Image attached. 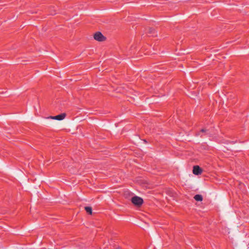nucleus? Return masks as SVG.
<instances>
[{"label": "nucleus", "instance_id": "f257e3e1", "mask_svg": "<svg viewBox=\"0 0 249 249\" xmlns=\"http://www.w3.org/2000/svg\"><path fill=\"white\" fill-rule=\"evenodd\" d=\"M131 201L135 205L140 206L142 204L143 199L139 196H135L132 197Z\"/></svg>", "mask_w": 249, "mask_h": 249}, {"label": "nucleus", "instance_id": "f03ea898", "mask_svg": "<svg viewBox=\"0 0 249 249\" xmlns=\"http://www.w3.org/2000/svg\"><path fill=\"white\" fill-rule=\"evenodd\" d=\"M94 38L98 41H104L106 37L102 34L101 33L96 32L94 35Z\"/></svg>", "mask_w": 249, "mask_h": 249}, {"label": "nucleus", "instance_id": "7ed1b4c3", "mask_svg": "<svg viewBox=\"0 0 249 249\" xmlns=\"http://www.w3.org/2000/svg\"><path fill=\"white\" fill-rule=\"evenodd\" d=\"M66 116L65 113H62L61 114H59L58 115L55 116H50L48 118H51L53 120H57L58 121H61L63 120Z\"/></svg>", "mask_w": 249, "mask_h": 249}, {"label": "nucleus", "instance_id": "20e7f679", "mask_svg": "<svg viewBox=\"0 0 249 249\" xmlns=\"http://www.w3.org/2000/svg\"><path fill=\"white\" fill-rule=\"evenodd\" d=\"M193 172L196 175H200L202 172V170L197 165L194 166Z\"/></svg>", "mask_w": 249, "mask_h": 249}, {"label": "nucleus", "instance_id": "39448f33", "mask_svg": "<svg viewBox=\"0 0 249 249\" xmlns=\"http://www.w3.org/2000/svg\"><path fill=\"white\" fill-rule=\"evenodd\" d=\"M194 198L196 200L199 201H202L203 199L202 196L200 195H196L195 196Z\"/></svg>", "mask_w": 249, "mask_h": 249}, {"label": "nucleus", "instance_id": "423d86ee", "mask_svg": "<svg viewBox=\"0 0 249 249\" xmlns=\"http://www.w3.org/2000/svg\"><path fill=\"white\" fill-rule=\"evenodd\" d=\"M85 210H86L87 213H89L90 214H92V208L91 207H88V206L85 207Z\"/></svg>", "mask_w": 249, "mask_h": 249}, {"label": "nucleus", "instance_id": "0eeeda50", "mask_svg": "<svg viewBox=\"0 0 249 249\" xmlns=\"http://www.w3.org/2000/svg\"><path fill=\"white\" fill-rule=\"evenodd\" d=\"M153 31H154V29H153L151 28H150L149 29V33H152L153 32Z\"/></svg>", "mask_w": 249, "mask_h": 249}, {"label": "nucleus", "instance_id": "6e6552de", "mask_svg": "<svg viewBox=\"0 0 249 249\" xmlns=\"http://www.w3.org/2000/svg\"><path fill=\"white\" fill-rule=\"evenodd\" d=\"M207 130L206 129H202L201 131L202 132H206Z\"/></svg>", "mask_w": 249, "mask_h": 249}]
</instances>
